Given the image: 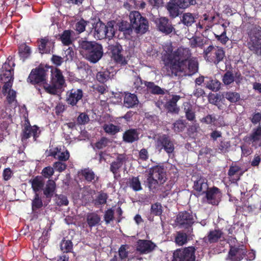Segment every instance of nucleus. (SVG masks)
<instances>
[{"label": "nucleus", "mask_w": 261, "mask_h": 261, "mask_svg": "<svg viewBox=\"0 0 261 261\" xmlns=\"http://www.w3.org/2000/svg\"><path fill=\"white\" fill-rule=\"evenodd\" d=\"M78 44L80 54L90 63H96L102 58L103 51L100 43L81 38L78 41Z\"/></svg>", "instance_id": "f257e3e1"}, {"label": "nucleus", "mask_w": 261, "mask_h": 261, "mask_svg": "<svg viewBox=\"0 0 261 261\" xmlns=\"http://www.w3.org/2000/svg\"><path fill=\"white\" fill-rule=\"evenodd\" d=\"M130 24L128 27L124 26L123 24L120 27V30L125 31L129 30L131 27L137 34H144L149 29V23L147 19L143 16L138 11L130 12L129 15Z\"/></svg>", "instance_id": "f03ea898"}, {"label": "nucleus", "mask_w": 261, "mask_h": 261, "mask_svg": "<svg viewBox=\"0 0 261 261\" xmlns=\"http://www.w3.org/2000/svg\"><path fill=\"white\" fill-rule=\"evenodd\" d=\"M66 86V82L62 71L58 68L51 70L50 84L44 86L45 91L50 94L56 95Z\"/></svg>", "instance_id": "7ed1b4c3"}, {"label": "nucleus", "mask_w": 261, "mask_h": 261, "mask_svg": "<svg viewBox=\"0 0 261 261\" xmlns=\"http://www.w3.org/2000/svg\"><path fill=\"white\" fill-rule=\"evenodd\" d=\"M49 68L50 66L48 65H39L31 70L27 82L33 85H43L44 87L47 84Z\"/></svg>", "instance_id": "20e7f679"}, {"label": "nucleus", "mask_w": 261, "mask_h": 261, "mask_svg": "<svg viewBox=\"0 0 261 261\" xmlns=\"http://www.w3.org/2000/svg\"><path fill=\"white\" fill-rule=\"evenodd\" d=\"M15 64L11 61L8 60L3 65L0 75V81L4 83L2 88V93L5 94L7 90L12 88L14 80V66Z\"/></svg>", "instance_id": "39448f33"}, {"label": "nucleus", "mask_w": 261, "mask_h": 261, "mask_svg": "<svg viewBox=\"0 0 261 261\" xmlns=\"http://www.w3.org/2000/svg\"><path fill=\"white\" fill-rule=\"evenodd\" d=\"M40 133L41 131L38 126L36 125L32 126L29 120H26L20 134L21 141L23 145L24 146L28 144V140L31 137H33L34 141H37Z\"/></svg>", "instance_id": "423d86ee"}, {"label": "nucleus", "mask_w": 261, "mask_h": 261, "mask_svg": "<svg viewBox=\"0 0 261 261\" xmlns=\"http://www.w3.org/2000/svg\"><path fill=\"white\" fill-rule=\"evenodd\" d=\"M155 147L159 151L163 149L169 156L174 152V140L168 134L160 135L155 141Z\"/></svg>", "instance_id": "0eeeda50"}, {"label": "nucleus", "mask_w": 261, "mask_h": 261, "mask_svg": "<svg viewBox=\"0 0 261 261\" xmlns=\"http://www.w3.org/2000/svg\"><path fill=\"white\" fill-rule=\"evenodd\" d=\"M248 47L257 55H261V28L254 27L249 34Z\"/></svg>", "instance_id": "6e6552de"}, {"label": "nucleus", "mask_w": 261, "mask_h": 261, "mask_svg": "<svg viewBox=\"0 0 261 261\" xmlns=\"http://www.w3.org/2000/svg\"><path fill=\"white\" fill-rule=\"evenodd\" d=\"M171 58L176 62L179 67L182 68L187 66V61L191 58V52L189 48L179 47L173 52L172 54H169Z\"/></svg>", "instance_id": "1a4fd4ad"}, {"label": "nucleus", "mask_w": 261, "mask_h": 261, "mask_svg": "<svg viewBox=\"0 0 261 261\" xmlns=\"http://www.w3.org/2000/svg\"><path fill=\"white\" fill-rule=\"evenodd\" d=\"M195 248L191 246L175 250L172 261H195Z\"/></svg>", "instance_id": "9d476101"}, {"label": "nucleus", "mask_w": 261, "mask_h": 261, "mask_svg": "<svg viewBox=\"0 0 261 261\" xmlns=\"http://www.w3.org/2000/svg\"><path fill=\"white\" fill-rule=\"evenodd\" d=\"M175 222L179 228L192 230V227L195 221L192 213L184 211L178 213Z\"/></svg>", "instance_id": "9b49d317"}, {"label": "nucleus", "mask_w": 261, "mask_h": 261, "mask_svg": "<svg viewBox=\"0 0 261 261\" xmlns=\"http://www.w3.org/2000/svg\"><path fill=\"white\" fill-rule=\"evenodd\" d=\"M164 66L161 69V72L163 75L166 76H172L176 75L177 72L179 68L178 64L175 62L170 56H168L163 60Z\"/></svg>", "instance_id": "f8f14e48"}, {"label": "nucleus", "mask_w": 261, "mask_h": 261, "mask_svg": "<svg viewBox=\"0 0 261 261\" xmlns=\"http://www.w3.org/2000/svg\"><path fill=\"white\" fill-rule=\"evenodd\" d=\"M193 189L201 194L206 193L203 198V201H206L209 204H212V188H208V185L203 178H199L194 182Z\"/></svg>", "instance_id": "ddd939ff"}, {"label": "nucleus", "mask_w": 261, "mask_h": 261, "mask_svg": "<svg viewBox=\"0 0 261 261\" xmlns=\"http://www.w3.org/2000/svg\"><path fill=\"white\" fill-rule=\"evenodd\" d=\"M83 96L84 93L82 89L72 88L66 92L65 101L68 106H76Z\"/></svg>", "instance_id": "4468645a"}, {"label": "nucleus", "mask_w": 261, "mask_h": 261, "mask_svg": "<svg viewBox=\"0 0 261 261\" xmlns=\"http://www.w3.org/2000/svg\"><path fill=\"white\" fill-rule=\"evenodd\" d=\"M109 50L112 54V58L117 64L120 66H125L127 64V61L123 56L122 46L119 43L110 46Z\"/></svg>", "instance_id": "2eb2a0df"}, {"label": "nucleus", "mask_w": 261, "mask_h": 261, "mask_svg": "<svg viewBox=\"0 0 261 261\" xmlns=\"http://www.w3.org/2000/svg\"><path fill=\"white\" fill-rule=\"evenodd\" d=\"M148 176L156 178L163 184L166 180V172L163 166L156 165L149 169Z\"/></svg>", "instance_id": "dca6fc26"}, {"label": "nucleus", "mask_w": 261, "mask_h": 261, "mask_svg": "<svg viewBox=\"0 0 261 261\" xmlns=\"http://www.w3.org/2000/svg\"><path fill=\"white\" fill-rule=\"evenodd\" d=\"M244 141L252 146L256 147L261 145V126L253 129L252 133L246 136L244 139Z\"/></svg>", "instance_id": "f3484780"}, {"label": "nucleus", "mask_w": 261, "mask_h": 261, "mask_svg": "<svg viewBox=\"0 0 261 261\" xmlns=\"http://www.w3.org/2000/svg\"><path fill=\"white\" fill-rule=\"evenodd\" d=\"M38 49L39 53L43 54H50L53 52L55 47V40L51 39L49 37H45L39 40Z\"/></svg>", "instance_id": "a211bd4d"}, {"label": "nucleus", "mask_w": 261, "mask_h": 261, "mask_svg": "<svg viewBox=\"0 0 261 261\" xmlns=\"http://www.w3.org/2000/svg\"><path fill=\"white\" fill-rule=\"evenodd\" d=\"M158 29L161 32L168 35L171 33L174 29L169 20L165 17H161L155 20Z\"/></svg>", "instance_id": "6ab92c4d"}, {"label": "nucleus", "mask_w": 261, "mask_h": 261, "mask_svg": "<svg viewBox=\"0 0 261 261\" xmlns=\"http://www.w3.org/2000/svg\"><path fill=\"white\" fill-rule=\"evenodd\" d=\"M244 245L230 247L228 257L232 261H240L246 254V250Z\"/></svg>", "instance_id": "aec40b11"}, {"label": "nucleus", "mask_w": 261, "mask_h": 261, "mask_svg": "<svg viewBox=\"0 0 261 261\" xmlns=\"http://www.w3.org/2000/svg\"><path fill=\"white\" fill-rule=\"evenodd\" d=\"M137 245L136 250L141 254L151 252L156 247V245L151 241L146 240H139Z\"/></svg>", "instance_id": "412c9836"}, {"label": "nucleus", "mask_w": 261, "mask_h": 261, "mask_svg": "<svg viewBox=\"0 0 261 261\" xmlns=\"http://www.w3.org/2000/svg\"><path fill=\"white\" fill-rule=\"evenodd\" d=\"M126 158L125 154H118L116 160L113 161L110 164V170L114 175L119 172V169L122 167L123 164L126 162Z\"/></svg>", "instance_id": "4be33fe9"}, {"label": "nucleus", "mask_w": 261, "mask_h": 261, "mask_svg": "<svg viewBox=\"0 0 261 261\" xmlns=\"http://www.w3.org/2000/svg\"><path fill=\"white\" fill-rule=\"evenodd\" d=\"M180 98L179 95H173L172 98L165 103L164 107L168 113L171 114L179 113V108L177 106V102Z\"/></svg>", "instance_id": "5701e85b"}, {"label": "nucleus", "mask_w": 261, "mask_h": 261, "mask_svg": "<svg viewBox=\"0 0 261 261\" xmlns=\"http://www.w3.org/2000/svg\"><path fill=\"white\" fill-rule=\"evenodd\" d=\"M244 172L240 166L236 164L232 165L229 167L228 175L230 180L233 183H236L240 179Z\"/></svg>", "instance_id": "b1692460"}, {"label": "nucleus", "mask_w": 261, "mask_h": 261, "mask_svg": "<svg viewBox=\"0 0 261 261\" xmlns=\"http://www.w3.org/2000/svg\"><path fill=\"white\" fill-rule=\"evenodd\" d=\"M139 133L136 128H129L123 134V141L126 143H132L139 139Z\"/></svg>", "instance_id": "393cba45"}, {"label": "nucleus", "mask_w": 261, "mask_h": 261, "mask_svg": "<svg viewBox=\"0 0 261 261\" xmlns=\"http://www.w3.org/2000/svg\"><path fill=\"white\" fill-rule=\"evenodd\" d=\"M33 191L35 194L42 190L45 185V180L42 176L37 175L29 180Z\"/></svg>", "instance_id": "a878e982"}, {"label": "nucleus", "mask_w": 261, "mask_h": 261, "mask_svg": "<svg viewBox=\"0 0 261 261\" xmlns=\"http://www.w3.org/2000/svg\"><path fill=\"white\" fill-rule=\"evenodd\" d=\"M179 0H170L167 5V9L169 13V16L174 18L178 16L179 8L185 9L187 7H181L179 6Z\"/></svg>", "instance_id": "bb28decb"}, {"label": "nucleus", "mask_w": 261, "mask_h": 261, "mask_svg": "<svg viewBox=\"0 0 261 261\" xmlns=\"http://www.w3.org/2000/svg\"><path fill=\"white\" fill-rule=\"evenodd\" d=\"M56 190V184L52 179H48L43 188V194L47 199H51Z\"/></svg>", "instance_id": "cd10ccee"}, {"label": "nucleus", "mask_w": 261, "mask_h": 261, "mask_svg": "<svg viewBox=\"0 0 261 261\" xmlns=\"http://www.w3.org/2000/svg\"><path fill=\"white\" fill-rule=\"evenodd\" d=\"M100 216L95 212L89 213L87 214L86 222L90 229L100 224Z\"/></svg>", "instance_id": "c85d7f7f"}, {"label": "nucleus", "mask_w": 261, "mask_h": 261, "mask_svg": "<svg viewBox=\"0 0 261 261\" xmlns=\"http://www.w3.org/2000/svg\"><path fill=\"white\" fill-rule=\"evenodd\" d=\"M106 24L99 21L95 24L94 27V35L95 37L99 39L103 38L106 37Z\"/></svg>", "instance_id": "c756f323"}, {"label": "nucleus", "mask_w": 261, "mask_h": 261, "mask_svg": "<svg viewBox=\"0 0 261 261\" xmlns=\"http://www.w3.org/2000/svg\"><path fill=\"white\" fill-rule=\"evenodd\" d=\"M81 175L84 179L88 182H95L98 180L97 177L92 169L85 168L81 170Z\"/></svg>", "instance_id": "7c9ffc66"}, {"label": "nucleus", "mask_w": 261, "mask_h": 261, "mask_svg": "<svg viewBox=\"0 0 261 261\" xmlns=\"http://www.w3.org/2000/svg\"><path fill=\"white\" fill-rule=\"evenodd\" d=\"M144 85L147 87L149 92L153 94L164 95L165 94V90L155 85L153 82H145Z\"/></svg>", "instance_id": "2f4dec72"}, {"label": "nucleus", "mask_w": 261, "mask_h": 261, "mask_svg": "<svg viewBox=\"0 0 261 261\" xmlns=\"http://www.w3.org/2000/svg\"><path fill=\"white\" fill-rule=\"evenodd\" d=\"M222 233L220 230H215L214 231H213V243L214 242L217 241L218 239H220V245L221 246V248L216 249L215 248L214 252L216 253H219L222 251H224L223 247L226 244V242L225 240H224V237L222 236Z\"/></svg>", "instance_id": "473e14b6"}, {"label": "nucleus", "mask_w": 261, "mask_h": 261, "mask_svg": "<svg viewBox=\"0 0 261 261\" xmlns=\"http://www.w3.org/2000/svg\"><path fill=\"white\" fill-rule=\"evenodd\" d=\"M183 106L187 119L190 121H196L195 113L193 110L192 105L189 102H185Z\"/></svg>", "instance_id": "72a5a7b5"}, {"label": "nucleus", "mask_w": 261, "mask_h": 261, "mask_svg": "<svg viewBox=\"0 0 261 261\" xmlns=\"http://www.w3.org/2000/svg\"><path fill=\"white\" fill-rule=\"evenodd\" d=\"M138 100L135 94L126 93L124 98V103L127 108H132L137 105Z\"/></svg>", "instance_id": "f704fd0d"}, {"label": "nucleus", "mask_w": 261, "mask_h": 261, "mask_svg": "<svg viewBox=\"0 0 261 261\" xmlns=\"http://www.w3.org/2000/svg\"><path fill=\"white\" fill-rule=\"evenodd\" d=\"M108 198V194L101 191L98 192L97 196L93 199L92 202L96 207H99L100 205L105 204Z\"/></svg>", "instance_id": "c9c22d12"}, {"label": "nucleus", "mask_w": 261, "mask_h": 261, "mask_svg": "<svg viewBox=\"0 0 261 261\" xmlns=\"http://www.w3.org/2000/svg\"><path fill=\"white\" fill-rule=\"evenodd\" d=\"M147 182L149 190L153 193H156L159 185H161L160 181L156 178L148 176L147 178Z\"/></svg>", "instance_id": "e433bc0d"}, {"label": "nucleus", "mask_w": 261, "mask_h": 261, "mask_svg": "<svg viewBox=\"0 0 261 261\" xmlns=\"http://www.w3.org/2000/svg\"><path fill=\"white\" fill-rule=\"evenodd\" d=\"M128 184L130 188H131L134 191H139L142 189L141 181L139 179V176H133L128 179Z\"/></svg>", "instance_id": "4c0bfd02"}, {"label": "nucleus", "mask_w": 261, "mask_h": 261, "mask_svg": "<svg viewBox=\"0 0 261 261\" xmlns=\"http://www.w3.org/2000/svg\"><path fill=\"white\" fill-rule=\"evenodd\" d=\"M18 53L20 57L23 60H24L30 56L31 54V48L25 43H23L19 46Z\"/></svg>", "instance_id": "58836bf2"}, {"label": "nucleus", "mask_w": 261, "mask_h": 261, "mask_svg": "<svg viewBox=\"0 0 261 261\" xmlns=\"http://www.w3.org/2000/svg\"><path fill=\"white\" fill-rule=\"evenodd\" d=\"M186 124L185 120L178 119L173 123L172 128L176 133L182 132L186 127Z\"/></svg>", "instance_id": "ea45409f"}, {"label": "nucleus", "mask_w": 261, "mask_h": 261, "mask_svg": "<svg viewBox=\"0 0 261 261\" xmlns=\"http://www.w3.org/2000/svg\"><path fill=\"white\" fill-rule=\"evenodd\" d=\"M188 236L186 233L182 231H177L175 238V243L178 246H182L187 243Z\"/></svg>", "instance_id": "a19ab883"}, {"label": "nucleus", "mask_w": 261, "mask_h": 261, "mask_svg": "<svg viewBox=\"0 0 261 261\" xmlns=\"http://www.w3.org/2000/svg\"><path fill=\"white\" fill-rule=\"evenodd\" d=\"M103 129L105 132L111 135H114L120 132V127L118 125H115L113 123L105 124L103 126Z\"/></svg>", "instance_id": "79ce46f5"}, {"label": "nucleus", "mask_w": 261, "mask_h": 261, "mask_svg": "<svg viewBox=\"0 0 261 261\" xmlns=\"http://www.w3.org/2000/svg\"><path fill=\"white\" fill-rule=\"evenodd\" d=\"M43 206V202L38 193L35 194L32 201V210L33 212L41 208Z\"/></svg>", "instance_id": "37998d69"}, {"label": "nucleus", "mask_w": 261, "mask_h": 261, "mask_svg": "<svg viewBox=\"0 0 261 261\" xmlns=\"http://www.w3.org/2000/svg\"><path fill=\"white\" fill-rule=\"evenodd\" d=\"M110 72L108 70L100 71L97 72L96 75L97 80L101 83H105L110 78Z\"/></svg>", "instance_id": "c03bdc74"}, {"label": "nucleus", "mask_w": 261, "mask_h": 261, "mask_svg": "<svg viewBox=\"0 0 261 261\" xmlns=\"http://www.w3.org/2000/svg\"><path fill=\"white\" fill-rule=\"evenodd\" d=\"M71 30H65L60 36V40L64 45H69L72 43Z\"/></svg>", "instance_id": "a18cd8bd"}, {"label": "nucleus", "mask_w": 261, "mask_h": 261, "mask_svg": "<svg viewBox=\"0 0 261 261\" xmlns=\"http://www.w3.org/2000/svg\"><path fill=\"white\" fill-rule=\"evenodd\" d=\"M182 22L186 26L189 27L195 22V17L191 13H185L183 14L181 19Z\"/></svg>", "instance_id": "49530a36"}, {"label": "nucleus", "mask_w": 261, "mask_h": 261, "mask_svg": "<svg viewBox=\"0 0 261 261\" xmlns=\"http://www.w3.org/2000/svg\"><path fill=\"white\" fill-rule=\"evenodd\" d=\"M188 69L191 75L194 74L197 72L198 69V64L195 59L190 58L187 61Z\"/></svg>", "instance_id": "de8ad7c7"}, {"label": "nucleus", "mask_w": 261, "mask_h": 261, "mask_svg": "<svg viewBox=\"0 0 261 261\" xmlns=\"http://www.w3.org/2000/svg\"><path fill=\"white\" fill-rule=\"evenodd\" d=\"M163 213L162 206L159 202L152 204L150 207V214L156 216H161Z\"/></svg>", "instance_id": "09e8293b"}, {"label": "nucleus", "mask_w": 261, "mask_h": 261, "mask_svg": "<svg viewBox=\"0 0 261 261\" xmlns=\"http://www.w3.org/2000/svg\"><path fill=\"white\" fill-rule=\"evenodd\" d=\"M60 246L61 249L66 253L71 252L73 248V244L71 240H63Z\"/></svg>", "instance_id": "8fccbe9b"}, {"label": "nucleus", "mask_w": 261, "mask_h": 261, "mask_svg": "<svg viewBox=\"0 0 261 261\" xmlns=\"http://www.w3.org/2000/svg\"><path fill=\"white\" fill-rule=\"evenodd\" d=\"M106 37L105 38H112L115 35V29L113 23L111 21H109L106 24Z\"/></svg>", "instance_id": "3c124183"}, {"label": "nucleus", "mask_w": 261, "mask_h": 261, "mask_svg": "<svg viewBox=\"0 0 261 261\" xmlns=\"http://www.w3.org/2000/svg\"><path fill=\"white\" fill-rule=\"evenodd\" d=\"M56 203L58 206H66L68 204L69 201L66 196L62 194H56Z\"/></svg>", "instance_id": "603ef678"}, {"label": "nucleus", "mask_w": 261, "mask_h": 261, "mask_svg": "<svg viewBox=\"0 0 261 261\" xmlns=\"http://www.w3.org/2000/svg\"><path fill=\"white\" fill-rule=\"evenodd\" d=\"M7 95V101L9 104H11L14 101H16V92L15 90L11 89V88L7 90V93L4 95Z\"/></svg>", "instance_id": "864d4df0"}, {"label": "nucleus", "mask_w": 261, "mask_h": 261, "mask_svg": "<svg viewBox=\"0 0 261 261\" xmlns=\"http://www.w3.org/2000/svg\"><path fill=\"white\" fill-rule=\"evenodd\" d=\"M128 248L127 245H122L118 249V255L121 260H125L128 255V252L127 250Z\"/></svg>", "instance_id": "5fc2aeb1"}, {"label": "nucleus", "mask_w": 261, "mask_h": 261, "mask_svg": "<svg viewBox=\"0 0 261 261\" xmlns=\"http://www.w3.org/2000/svg\"><path fill=\"white\" fill-rule=\"evenodd\" d=\"M87 24V21L83 18H81L75 24V30L79 34L83 33L85 30V28Z\"/></svg>", "instance_id": "6e6d98bb"}, {"label": "nucleus", "mask_w": 261, "mask_h": 261, "mask_svg": "<svg viewBox=\"0 0 261 261\" xmlns=\"http://www.w3.org/2000/svg\"><path fill=\"white\" fill-rule=\"evenodd\" d=\"M225 98L231 102L238 101L240 98V94L236 92H227L225 93Z\"/></svg>", "instance_id": "4d7b16f0"}, {"label": "nucleus", "mask_w": 261, "mask_h": 261, "mask_svg": "<svg viewBox=\"0 0 261 261\" xmlns=\"http://www.w3.org/2000/svg\"><path fill=\"white\" fill-rule=\"evenodd\" d=\"M104 220L107 224L114 219V211L112 208L106 210L104 214Z\"/></svg>", "instance_id": "13d9d810"}, {"label": "nucleus", "mask_w": 261, "mask_h": 261, "mask_svg": "<svg viewBox=\"0 0 261 261\" xmlns=\"http://www.w3.org/2000/svg\"><path fill=\"white\" fill-rule=\"evenodd\" d=\"M222 80L225 85H228L234 82V77L231 71H227L223 75Z\"/></svg>", "instance_id": "bf43d9fd"}, {"label": "nucleus", "mask_w": 261, "mask_h": 261, "mask_svg": "<svg viewBox=\"0 0 261 261\" xmlns=\"http://www.w3.org/2000/svg\"><path fill=\"white\" fill-rule=\"evenodd\" d=\"M109 142V140L107 138L101 137L98 141L95 143V147L97 149H101L107 146Z\"/></svg>", "instance_id": "052dcab7"}, {"label": "nucleus", "mask_w": 261, "mask_h": 261, "mask_svg": "<svg viewBox=\"0 0 261 261\" xmlns=\"http://www.w3.org/2000/svg\"><path fill=\"white\" fill-rule=\"evenodd\" d=\"M222 194L219 189L213 187V205H217L220 201Z\"/></svg>", "instance_id": "680f3d73"}, {"label": "nucleus", "mask_w": 261, "mask_h": 261, "mask_svg": "<svg viewBox=\"0 0 261 261\" xmlns=\"http://www.w3.org/2000/svg\"><path fill=\"white\" fill-rule=\"evenodd\" d=\"M54 173V167H51L50 166H47L44 168L41 172L42 176L45 178H50L52 175H53Z\"/></svg>", "instance_id": "e2e57ef3"}, {"label": "nucleus", "mask_w": 261, "mask_h": 261, "mask_svg": "<svg viewBox=\"0 0 261 261\" xmlns=\"http://www.w3.org/2000/svg\"><path fill=\"white\" fill-rule=\"evenodd\" d=\"M77 122L80 124H85L89 121V116L85 113H81L77 118Z\"/></svg>", "instance_id": "0e129e2a"}, {"label": "nucleus", "mask_w": 261, "mask_h": 261, "mask_svg": "<svg viewBox=\"0 0 261 261\" xmlns=\"http://www.w3.org/2000/svg\"><path fill=\"white\" fill-rule=\"evenodd\" d=\"M53 167L56 171L62 172L66 169L67 165L60 161H58L54 163Z\"/></svg>", "instance_id": "69168bd1"}, {"label": "nucleus", "mask_w": 261, "mask_h": 261, "mask_svg": "<svg viewBox=\"0 0 261 261\" xmlns=\"http://www.w3.org/2000/svg\"><path fill=\"white\" fill-rule=\"evenodd\" d=\"M212 243V230L209 231L207 237H205L203 239L202 246L204 248L208 247V244Z\"/></svg>", "instance_id": "338daca9"}, {"label": "nucleus", "mask_w": 261, "mask_h": 261, "mask_svg": "<svg viewBox=\"0 0 261 261\" xmlns=\"http://www.w3.org/2000/svg\"><path fill=\"white\" fill-rule=\"evenodd\" d=\"M201 44H202V43L200 37H194L190 40V45L192 48H195Z\"/></svg>", "instance_id": "774afa93"}]
</instances>
